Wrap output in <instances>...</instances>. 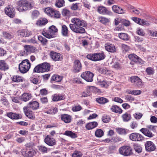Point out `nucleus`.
I'll list each match as a JSON object with an SVG mask.
<instances>
[{"label":"nucleus","mask_w":157,"mask_h":157,"mask_svg":"<svg viewBox=\"0 0 157 157\" xmlns=\"http://www.w3.org/2000/svg\"><path fill=\"white\" fill-rule=\"evenodd\" d=\"M71 21L72 24H69V27L73 32L79 34H83L86 32L85 29L82 27L87 26L86 21L77 17L72 18Z\"/></svg>","instance_id":"1"},{"label":"nucleus","mask_w":157,"mask_h":157,"mask_svg":"<svg viewBox=\"0 0 157 157\" xmlns=\"http://www.w3.org/2000/svg\"><path fill=\"white\" fill-rule=\"evenodd\" d=\"M105 56L103 52L89 54L86 56L87 58L93 61H97L104 59Z\"/></svg>","instance_id":"5"},{"label":"nucleus","mask_w":157,"mask_h":157,"mask_svg":"<svg viewBox=\"0 0 157 157\" xmlns=\"http://www.w3.org/2000/svg\"><path fill=\"white\" fill-rule=\"evenodd\" d=\"M5 11L6 14L10 17L13 18L15 16L14 9L11 5H9L6 7L5 9Z\"/></svg>","instance_id":"9"},{"label":"nucleus","mask_w":157,"mask_h":157,"mask_svg":"<svg viewBox=\"0 0 157 157\" xmlns=\"http://www.w3.org/2000/svg\"><path fill=\"white\" fill-rule=\"evenodd\" d=\"M48 22V21L46 18H41L37 21L36 25L38 26H42L45 25Z\"/></svg>","instance_id":"25"},{"label":"nucleus","mask_w":157,"mask_h":157,"mask_svg":"<svg viewBox=\"0 0 157 157\" xmlns=\"http://www.w3.org/2000/svg\"><path fill=\"white\" fill-rule=\"evenodd\" d=\"M94 76V74L89 71L83 72L81 75L82 78L88 82H92L93 81Z\"/></svg>","instance_id":"8"},{"label":"nucleus","mask_w":157,"mask_h":157,"mask_svg":"<svg viewBox=\"0 0 157 157\" xmlns=\"http://www.w3.org/2000/svg\"><path fill=\"white\" fill-rule=\"evenodd\" d=\"M146 71L148 75H151L154 73V70L151 67H148L146 69Z\"/></svg>","instance_id":"59"},{"label":"nucleus","mask_w":157,"mask_h":157,"mask_svg":"<svg viewBox=\"0 0 157 157\" xmlns=\"http://www.w3.org/2000/svg\"><path fill=\"white\" fill-rule=\"evenodd\" d=\"M98 19L99 21L102 24H105L109 22L110 20L109 19L102 17H98Z\"/></svg>","instance_id":"49"},{"label":"nucleus","mask_w":157,"mask_h":157,"mask_svg":"<svg viewBox=\"0 0 157 157\" xmlns=\"http://www.w3.org/2000/svg\"><path fill=\"white\" fill-rule=\"evenodd\" d=\"M133 147L136 152L139 153L142 152V148L140 145L138 144H135L134 145Z\"/></svg>","instance_id":"53"},{"label":"nucleus","mask_w":157,"mask_h":157,"mask_svg":"<svg viewBox=\"0 0 157 157\" xmlns=\"http://www.w3.org/2000/svg\"><path fill=\"white\" fill-rule=\"evenodd\" d=\"M147 32L149 36L153 37H157V31L152 30H148Z\"/></svg>","instance_id":"55"},{"label":"nucleus","mask_w":157,"mask_h":157,"mask_svg":"<svg viewBox=\"0 0 157 157\" xmlns=\"http://www.w3.org/2000/svg\"><path fill=\"white\" fill-rule=\"evenodd\" d=\"M65 3L64 0H56L55 5L57 7L60 8L64 6Z\"/></svg>","instance_id":"34"},{"label":"nucleus","mask_w":157,"mask_h":157,"mask_svg":"<svg viewBox=\"0 0 157 157\" xmlns=\"http://www.w3.org/2000/svg\"><path fill=\"white\" fill-rule=\"evenodd\" d=\"M69 30L67 27L65 25L61 26V33L62 35L64 37H67L68 36Z\"/></svg>","instance_id":"26"},{"label":"nucleus","mask_w":157,"mask_h":157,"mask_svg":"<svg viewBox=\"0 0 157 157\" xmlns=\"http://www.w3.org/2000/svg\"><path fill=\"white\" fill-rule=\"evenodd\" d=\"M50 69V65L47 63H44L36 66L33 71L36 73H43L48 71Z\"/></svg>","instance_id":"4"},{"label":"nucleus","mask_w":157,"mask_h":157,"mask_svg":"<svg viewBox=\"0 0 157 157\" xmlns=\"http://www.w3.org/2000/svg\"><path fill=\"white\" fill-rule=\"evenodd\" d=\"M111 110L113 112L121 114L122 112V110L118 106L116 105H113L111 106Z\"/></svg>","instance_id":"30"},{"label":"nucleus","mask_w":157,"mask_h":157,"mask_svg":"<svg viewBox=\"0 0 157 157\" xmlns=\"http://www.w3.org/2000/svg\"><path fill=\"white\" fill-rule=\"evenodd\" d=\"M51 58L54 61H61L63 59L62 55L59 53L51 52L50 53Z\"/></svg>","instance_id":"12"},{"label":"nucleus","mask_w":157,"mask_h":157,"mask_svg":"<svg viewBox=\"0 0 157 157\" xmlns=\"http://www.w3.org/2000/svg\"><path fill=\"white\" fill-rule=\"evenodd\" d=\"M55 9L50 7H47L45 9L44 12L48 16L51 17Z\"/></svg>","instance_id":"39"},{"label":"nucleus","mask_w":157,"mask_h":157,"mask_svg":"<svg viewBox=\"0 0 157 157\" xmlns=\"http://www.w3.org/2000/svg\"><path fill=\"white\" fill-rule=\"evenodd\" d=\"M133 116L136 119H140L143 116V114L141 113H135Z\"/></svg>","instance_id":"63"},{"label":"nucleus","mask_w":157,"mask_h":157,"mask_svg":"<svg viewBox=\"0 0 157 157\" xmlns=\"http://www.w3.org/2000/svg\"><path fill=\"white\" fill-rule=\"evenodd\" d=\"M7 116L12 119H18L21 118V116L19 114L9 112L7 114Z\"/></svg>","instance_id":"24"},{"label":"nucleus","mask_w":157,"mask_h":157,"mask_svg":"<svg viewBox=\"0 0 157 157\" xmlns=\"http://www.w3.org/2000/svg\"><path fill=\"white\" fill-rule=\"evenodd\" d=\"M2 34L3 36L7 39H11L14 37V35L12 33H10L5 31L3 32Z\"/></svg>","instance_id":"48"},{"label":"nucleus","mask_w":157,"mask_h":157,"mask_svg":"<svg viewBox=\"0 0 157 157\" xmlns=\"http://www.w3.org/2000/svg\"><path fill=\"white\" fill-rule=\"evenodd\" d=\"M39 41L42 44L45 45L47 43V40L45 38L41 36H39L38 37Z\"/></svg>","instance_id":"51"},{"label":"nucleus","mask_w":157,"mask_h":157,"mask_svg":"<svg viewBox=\"0 0 157 157\" xmlns=\"http://www.w3.org/2000/svg\"><path fill=\"white\" fill-rule=\"evenodd\" d=\"M118 37L121 40H129L128 35L125 33H120L118 34Z\"/></svg>","instance_id":"41"},{"label":"nucleus","mask_w":157,"mask_h":157,"mask_svg":"<svg viewBox=\"0 0 157 157\" xmlns=\"http://www.w3.org/2000/svg\"><path fill=\"white\" fill-rule=\"evenodd\" d=\"M61 118L62 121L66 123H69L71 121V117L67 114H64L61 115Z\"/></svg>","instance_id":"29"},{"label":"nucleus","mask_w":157,"mask_h":157,"mask_svg":"<svg viewBox=\"0 0 157 157\" xmlns=\"http://www.w3.org/2000/svg\"><path fill=\"white\" fill-rule=\"evenodd\" d=\"M82 153L78 151H75L72 155V157H82Z\"/></svg>","instance_id":"62"},{"label":"nucleus","mask_w":157,"mask_h":157,"mask_svg":"<svg viewBox=\"0 0 157 157\" xmlns=\"http://www.w3.org/2000/svg\"><path fill=\"white\" fill-rule=\"evenodd\" d=\"M124 98L127 101H128L130 102H132L135 100L134 98L131 95H127L125 96Z\"/></svg>","instance_id":"58"},{"label":"nucleus","mask_w":157,"mask_h":157,"mask_svg":"<svg viewBox=\"0 0 157 157\" xmlns=\"http://www.w3.org/2000/svg\"><path fill=\"white\" fill-rule=\"evenodd\" d=\"M102 121L104 123H107L110 120V117L105 115H104L102 118Z\"/></svg>","instance_id":"61"},{"label":"nucleus","mask_w":157,"mask_h":157,"mask_svg":"<svg viewBox=\"0 0 157 157\" xmlns=\"http://www.w3.org/2000/svg\"><path fill=\"white\" fill-rule=\"evenodd\" d=\"M82 109V107L80 105H75L72 107V110L74 112H77L80 111Z\"/></svg>","instance_id":"54"},{"label":"nucleus","mask_w":157,"mask_h":157,"mask_svg":"<svg viewBox=\"0 0 157 157\" xmlns=\"http://www.w3.org/2000/svg\"><path fill=\"white\" fill-rule=\"evenodd\" d=\"M58 29L53 25L50 26L48 28V32L43 31L42 34L48 38H51L55 37V33H57Z\"/></svg>","instance_id":"6"},{"label":"nucleus","mask_w":157,"mask_h":157,"mask_svg":"<svg viewBox=\"0 0 157 157\" xmlns=\"http://www.w3.org/2000/svg\"><path fill=\"white\" fill-rule=\"evenodd\" d=\"M122 117L124 122H128L131 119V116L130 114L126 113L122 115Z\"/></svg>","instance_id":"45"},{"label":"nucleus","mask_w":157,"mask_h":157,"mask_svg":"<svg viewBox=\"0 0 157 157\" xmlns=\"http://www.w3.org/2000/svg\"><path fill=\"white\" fill-rule=\"evenodd\" d=\"M32 97V96L31 94L25 93L21 95V99L22 101L26 102L29 100Z\"/></svg>","instance_id":"31"},{"label":"nucleus","mask_w":157,"mask_h":157,"mask_svg":"<svg viewBox=\"0 0 157 157\" xmlns=\"http://www.w3.org/2000/svg\"><path fill=\"white\" fill-rule=\"evenodd\" d=\"M40 15L39 12L36 10H34L32 13L31 17L33 19L37 18Z\"/></svg>","instance_id":"56"},{"label":"nucleus","mask_w":157,"mask_h":157,"mask_svg":"<svg viewBox=\"0 0 157 157\" xmlns=\"http://www.w3.org/2000/svg\"><path fill=\"white\" fill-rule=\"evenodd\" d=\"M45 143L49 146H53L56 144L55 139L51 138L50 135H48L44 139Z\"/></svg>","instance_id":"16"},{"label":"nucleus","mask_w":157,"mask_h":157,"mask_svg":"<svg viewBox=\"0 0 157 157\" xmlns=\"http://www.w3.org/2000/svg\"><path fill=\"white\" fill-rule=\"evenodd\" d=\"M98 12L101 14H107L108 11L104 6H100L98 9Z\"/></svg>","instance_id":"43"},{"label":"nucleus","mask_w":157,"mask_h":157,"mask_svg":"<svg viewBox=\"0 0 157 157\" xmlns=\"http://www.w3.org/2000/svg\"><path fill=\"white\" fill-rule=\"evenodd\" d=\"M51 17L55 19H59L61 17V14L60 12L54 9Z\"/></svg>","instance_id":"40"},{"label":"nucleus","mask_w":157,"mask_h":157,"mask_svg":"<svg viewBox=\"0 0 157 157\" xmlns=\"http://www.w3.org/2000/svg\"><path fill=\"white\" fill-rule=\"evenodd\" d=\"M58 111L56 107L52 108L45 112V113L50 114H54Z\"/></svg>","instance_id":"47"},{"label":"nucleus","mask_w":157,"mask_h":157,"mask_svg":"<svg viewBox=\"0 0 157 157\" xmlns=\"http://www.w3.org/2000/svg\"><path fill=\"white\" fill-rule=\"evenodd\" d=\"M17 33L21 37H28L32 34L31 32L27 29L19 30L17 31Z\"/></svg>","instance_id":"11"},{"label":"nucleus","mask_w":157,"mask_h":157,"mask_svg":"<svg viewBox=\"0 0 157 157\" xmlns=\"http://www.w3.org/2000/svg\"><path fill=\"white\" fill-rule=\"evenodd\" d=\"M30 80L34 84H36L38 82V78L34 77H31L30 78Z\"/></svg>","instance_id":"64"},{"label":"nucleus","mask_w":157,"mask_h":157,"mask_svg":"<svg viewBox=\"0 0 157 157\" xmlns=\"http://www.w3.org/2000/svg\"><path fill=\"white\" fill-rule=\"evenodd\" d=\"M129 59L135 63H141V59L138 56L134 54H131L128 55Z\"/></svg>","instance_id":"20"},{"label":"nucleus","mask_w":157,"mask_h":157,"mask_svg":"<svg viewBox=\"0 0 157 157\" xmlns=\"http://www.w3.org/2000/svg\"><path fill=\"white\" fill-rule=\"evenodd\" d=\"M9 67L7 64L3 60H0V70L5 71L8 69Z\"/></svg>","instance_id":"33"},{"label":"nucleus","mask_w":157,"mask_h":157,"mask_svg":"<svg viewBox=\"0 0 157 157\" xmlns=\"http://www.w3.org/2000/svg\"><path fill=\"white\" fill-rule=\"evenodd\" d=\"M116 59H113L112 60V63H113L112 65V67L116 70H120L121 68V64L117 62H115Z\"/></svg>","instance_id":"38"},{"label":"nucleus","mask_w":157,"mask_h":157,"mask_svg":"<svg viewBox=\"0 0 157 157\" xmlns=\"http://www.w3.org/2000/svg\"><path fill=\"white\" fill-rule=\"evenodd\" d=\"M39 107V103L36 101H31L28 104L27 108H30L33 110L36 109Z\"/></svg>","instance_id":"23"},{"label":"nucleus","mask_w":157,"mask_h":157,"mask_svg":"<svg viewBox=\"0 0 157 157\" xmlns=\"http://www.w3.org/2000/svg\"><path fill=\"white\" fill-rule=\"evenodd\" d=\"M62 77L57 75H54L52 77L51 80L56 82H60L62 79Z\"/></svg>","instance_id":"42"},{"label":"nucleus","mask_w":157,"mask_h":157,"mask_svg":"<svg viewBox=\"0 0 157 157\" xmlns=\"http://www.w3.org/2000/svg\"><path fill=\"white\" fill-rule=\"evenodd\" d=\"M63 135L70 137L72 138H75L77 137V135L75 133L70 131H66Z\"/></svg>","instance_id":"37"},{"label":"nucleus","mask_w":157,"mask_h":157,"mask_svg":"<svg viewBox=\"0 0 157 157\" xmlns=\"http://www.w3.org/2000/svg\"><path fill=\"white\" fill-rule=\"evenodd\" d=\"M62 14L64 17H69L71 15V12L69 10L64 9L62 11Z\"/></svg>","instance_id":"57"},{"label":"nucleus","mask_w":157,"mask_h":157,"mask_svg":"<svg viewBox=\"0 0 157 157\" xmlns=\"http://www.w3.org/2000/svg\"><path fill=\"white\" fill-rule=\"evenodd\" d=\"M116 130L117 133L120 135H124L127 133L126 130L124 128H116Z\"/></svg>","instance_id":"46"},{"label":"nucleus","mask_w":157,"mask_h":157,"mask_svg":"<svg viewBox=\"0 0 157 157\" xmlns=\"http://www.w3.org/2000/svg\"><path fill=\"white\" fill-rule=\"evenodd\" d=\"M105 47L106 50L109 52H114L116 51V47L113 44L107 43L105 44Z\"/></svg>","instance_id":"19"},{"label":"nucleus","mask_w":157,"mask_h":157,"mask_svg":"<svg viewBox=\"0 0 157 157\" xmlns=\"http://www.w3.org/2000/svg\"><path fill=\"white\" fill-rule=\"evenodd\" d=\"M146 150L148 151H154L156 148L155 144L151 141H147L145 144Z\"/></svg>","instance_id":"15"},{"label":"nucleus","mask_w":157,"mask_h":157,"mask_svg":"<svg viewBox=\"0 0 157 157\" xmlns=\"http://www.w3.org/2000/svg\"><path fill=\"white\" fill-rule=\"evenodd\" d=\"M64 98V96L59 94H55L52 96V100L53 101H58L63 100Z\"/></svg>","instance_id":"35"},{"label":"nucleus","mask_w":157,"mask_h":157,"mask_svg":"<svg viewBox=\"0 0 157 157\" xmlns=\"http://www.w3.org/2000/svg\"><path fill=\"white\" fill-rule=\"evenodd\" d=\"M129 138L130 140L134 141H140L144 140V137L141 134L138 133H133L131 134Z\"/></svg>","instance_id":"10"},{"label":"nucleus","mask_w":157,"mask_h":157,"mask_svg":"<svg viewBox=\"0 0 157 157\" xmlns=\"http://www.w3.org/2000/svg\"><path fill=\"white\" fill-rule=\"evenodd\" d=\"M98 125V123L96 122H92L87 124L86 126V128L88 130L92 129Z\"/></svg>","instance_id":"36"},{"label":"nucleus","mask_w":157,"mask_h":157,"mask_svg":"<svg viewBox=\"0 0 157 157\" xmlns=\"http://www.w3.org/2000/svg\"><path fill=\"white\" fill-rule=\"evenodd\" d=\"M31 64L28 59H25L22 61L19 65V69L21 73L25 74L29 70Z\"/></svg>","instance_id":"3"},{"label":"nucleus","mask_w":157,"mask_h":157,"mask_svg":"<svg viewBox=\"0 0 157 157\" xmlns=\"http://www.w3.org/2000/svg\"><path fill=\"white\" fill-rule=\"evenodd\" d=\"M120 153L124 156H130L133 154L132 149L131 147L124 146L121 147L119 150Z\"/></svg>","instance_id":"7"},{"label":"nucleus","mask_w":157,"mask_h":157,"mask_svg":"<svg viewBox=\"0 0 157 157\" xmlns=\"http://www.w3.org/2000/svg\"><path fill=\"white\" fill-rule=\"evenodd\" d=\"M140 131L144 135L150 138L154 136L150 130L147 128H142Z\"/></svg>","instance_id":"17"},{"label":"nucleus","mask_w":157,"mask_h":157,"mask_svg":"<svg viewBox=\"0 0 157 157\" xmlns=\"http://www.w3.org/2000/svg\"><path fill=\"white\" fill-rule=\"evenodd\" d=\"M86 90L90 94V96L91 95L92 92L98 93L100 92L99 89L94 86H88L86 87Z\"/></svg>","instance_id":"21"},{"label":"nucleus","mask_w":157,"mask_h":157,"mask_svg":"<svg viewBox=\"0 0 157 157\" xmlns=\"http://www.w3.org/2000/svg\"><path fill=\"white\" fill-rule=\"evenodd\" d=\"M82 65L80 61L78 60H75L73 66V71L75 73L80 72L82 69Z\"/></svg>","instance_id":"14"},{"label":"nucleus","mask_w":157,"mask_h":157,"mask_svg":"<svg viewBox=\"0 0 157 157\" xmlns=\"http://www.w3.org/2000/svg\"><path fill=\"white\" fill-rule=\"evenodd\" d=\"M25 50L28 53H31L35 52V48L29 45H26L24 46Z\"/></svg>","instance_id":"32"},{"label":"nucleus","mask_w":157,"mask_h":157,"mask_svg":"<svg viewBox=\"0 0 157 157\" xmlns=\"http://www.w3.org/2000/svg\"><path fill=\"white\" fill-rule=\"evenodd\" d=\"M24 111L26 116L30 119H34L35 116L32 111H28L27 107H25L23 108Z\"/></svg>","instance_id":"22"},{"label":"nucleus","mask_w":157,"mask_h":157,"mask_svg":"<svg viewBox=\"0 0 157 157\" xmlns=\"http://www.w3.org/2000/svg\"><path fill=\"white\" fill-rule=\"evenodd\" d=\"M13 81L15 82H23L24 80L23 77L18 75H14L12 77Z\"/></svg>","instance_id":"28"},{"label":"nucleus","mask_w":157,"mask_h":157,"mask_svg":"<svg viewBox=\"0 0 157 157\" xmlns=\"http://www.w3.org/2000/svg\"><path fill=\"white\" fill-rule=\"evenodd\" d=\"M136 33L140 36H144L145 35V33L143 29L140 28H137L136 29Z\"/></svg>","instance_id":"52"},{"label":"nucleus","mask_w":157,"mask_h":157,"mask_svg":"<svg viewBox=\"0 0 157 157\" xmlns=\"http://www.w3.org/2000/svg\"><path fill=\"white\" fill-rule=\"evenodd\" d=\"M96 100L98 103L100 104H105L109 102L108 99L103 97L97 98Z\"/></svg>","instance_id":"44"},{"label":"nucleus","mask_w":157,"mask_h":157,"mask_svg":"<svg viewBox=\"0 0 157 157\" xmlns=\"http://www.w3.org/2000/svg\"><path fill=\"white\" fill-rule=\"evenodd\" d=\"M113 11L115 13L118 14H124L125 13V10L121 8L116 5H113L112 7Z\"/></svg>","instance_id":"18"},{"label":"nucleus","mask_w":157,"mask_h":157,"mask_svg":"<svg viewBox=\"0 0 157 157\" xmlns=\"http://www.w3.org/2000/svg\"><path fill=\"white\" fill-rule=\"evenodd\" d=\"M16 9L20 12H25L32 9L33 6L27 0H19L16 3Z\"/></svg>","instance_id":"2"},{"label":"nucleus","mask_w":157,"mask_h":157,"mask_svg":"<svg viewBox=\"0 0 157 157\" xmlns=\"http://www.w3.org/2000/svg\"><path fill=\"white\" fill-rule=\"evenodd\" d=\"M130 80L131 82L138 87L142 86V81L141 79L137 76H133L130 78Z\"/></svg>","instance_id":"13"},{"label":"nucleus","mask_w":157,"mask_h":157,"mask_svg":"<svg viewBox=\"0 0 157 157\" xmlns=\"http://www.w3.org/2000/svg\"><path fill=\"white\" fill-rule=\"evenodd\" d=\"M99 71L101 74L106 75H110L113 73V71L108 70L106 67H102L99 69Z\"/></svg>","instance_id":"27"},{"label":"nucleus","mask_w":157,"mask_h":157,"mask_svg":"<svg viewBox=\"0 0 157 157\" xmlns=\"http://www.w3.org/2000/svg\"><path fill=\"white\" fill-rule=\"evenodd\" d=\"M38 149L40 152L43 153H47L48 150V148L44 146H40L38 147Z\"/></svg>","instance_id":"60"},{"label":"nucleus","mask_w":157,"mask_h":157,"mask_svg":"<svg viewBox=\"0 0 157 157\" xmlns=\"http://www.w3.org/2000/svg\"><path fill=\"white\" fill-rule=\"evenodd\" d=\"M95 136L98 137H101L104 135V132L101 129H97L95 133Z\"/></svg>","instance_id":"50"}]
</instances>
